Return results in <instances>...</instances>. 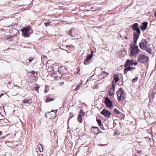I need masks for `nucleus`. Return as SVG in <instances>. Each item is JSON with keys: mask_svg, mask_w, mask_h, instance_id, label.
<instances>
[{"mask_svg": "<svg viewBox=\"0 0 156 156\" xmlns=\"http://www.w3.org/2000/svg\"><path fill=\"white\" fill-rule=\"evenodd\" d=\"M154 15L155 17H156V11L154 12Z\"/></svg>", "mask_w": 156, "mask_h": 156, "instance_id": "36", "label": "nucleus"}, {"mask_svg": "<svg viewBox=\"0 0 156 156\" xmlns=\"http://www.w3.org/2000/svg\"><path fill=\"white\" fill-rule=\"evenodd\" d=\"M149 59L148 57L144 55H139L138 56L137 60L140 63H144L147 62Z\"/></svg>", "mask_w": 156, "mask_h": 156, "instance_id": "5", "label": "nucleus"}, {"mask_svg": "<svg viewBox=\"0 0 156 156\" xmlns=\"http://www.w3.org/2000/svg\"><path fill=\"white\" fill-rule=\"evenodd\" d=\"M68 34H69V35L72 37H73V35H72V30L71 29H70L69 30Z\"/></svg>", "mask_w": 156, "mask_h": 156, "instance_id": "26", "label": "nucleus"}, {"mask_svg": "<svg viewBox=\"0 0 156 156\" xmlns=\"http://www.w3.org/2000/svg\"><path fill=\"white\" fill-rule=\"evenodd\" d=\"M8 134H7L6 136H8Z\"/></svg>", "mask_w": 156, "mask_h": 156, "instance_id": "46", "label": "nucleus"}, {"mask_svg": "<svg viewBox=\"0 0 156 156\" xmlns=\"http://www.w3.org/2000/svg\"><path fill=\"white\" fill-rule=\"evenodd\" d=\"M73 116V113H70V115L69 116V119H70Z\"/></svg>", "mask_w": 156, "mask_h": 156, "instance_id": "29", "label": "nucleus"}, {"mask_svg": "<svg viewBox=\"0 0 156 156\" xmlns=\"http://www.w3.org/2000/svg\"><path fill=\"white\" fill-rule=\"evenodd\" d=\"M101 113L103 115L105 118H109L111 113L106 109L104 108L101 112Z\"/></svg>", "mask_w": 156, "mask_h": 156, "instance_id": "9", "label": "nucleus"}, {"mask_svg": "<svg viewBox=\"0 0 156 156\" xmlns=\"http://www.w3.org/2000/svg\"><path fill=\"white\" fill-rule=\"evenodd\" d=\"M112 88H115V86H114V84H113L112 85Z\"/></svg>", "mask_w": 156, "mask_h": 156, "instance_id": "40", "label": "nucleus"}, {"mask_svg": "<svg viewBox=\"0 0 156 156\" xmlns=\"http://www.w3.org/2000/svg\"><path fill=\"white\" fill-rule=\"evenodd\" d=\"M138 79V77L137 76H136L135 78H133L132 80L133 82H136Z\"/></svg>", "mask_w": 156, "mask_h": 156, "instance_id": "25", "label": "nucleus"}, {"mask_svg": "<svg viewBox=\"0 0 156 156\" xmlns=\"http://www.w3.org/2000/svg\"><path fill=\"white\" fill-rule=\"evenodd\" d=\"M104 103L107 108L111 109L113 107L112 102L108 97H106L105 98Z\"/></svg>", "mask_w": 156, "mask_h": 156, "instance_id": "6", "label": "nucleus"}, {"mask_svg": "<svg viewBox=\"0 0 156 156\" xmlns=\"http://www.w3.org/2000/svg\"><path fill=\"white\" fill-rule=\"evenodd\" d=\"M52 76L53 77L58 79L62 77V75L58 71L56 72L54 71V72L52 73Z\"/></svg>", "mask_w": 156, "mask_h": 156, "instance_id": "10", "label": "nucleus"}, {"mask_svg": "<svg viewBox=\"0 0 156 156\" xmlns=\"http://www.w3.org/2000/svg\"><path fill=\"white\" fill-rule=\"evenodd\" d=\"M37 148L40 152H42L43 151V145L41 144L37 145Z\"/></svg>", "mask_w": 156, "mask_h": 156, "instance_id": "18", "label": "nucleus"}, {"mask_svg": "<svg viewBox=\"0 0 156 156\" xmlns=\"http://www.w3.org/2000/svg\"><path fill=\"white\" fill-rule=\"evenodd\" d=\"M48 85L47 86L46 85V86H45V88H48Z\"/></svg>", "mask_w": 156, "mask_h": 156, "instance_id": "41", "label": "nucleus"}, {"mask_svg": "<svg viewBox=\"0 0 156 156\" xmlns=\"http://www.w3.org/2000/svg\"><path fill=\"white\" fill-rule=\"evenodd\" d=\"M148 23L147 22L143 23L140 27V29L143 31H144L147 27Z\"/></svg>", "mask_w": 156, "mask_h": 156, "instance_id": "12", "label": "nucleus"}, {"mask_svg": "<svg viewBox=\"0 0 156 156\" xmlns=\"http://www.w3.org/2000/svg\"><path fill=\"white\" fill-rule=\"evenodd\" d=\"M91 54H90V55H90V56H91L92 57H93V51H91Z\"/></svg>", "mask_w": 156, "mask_h": 156, "instance_id": "32", "label": "nucleus"}, {"mask_svg": "<svg viewBox=\"0 0 156 156\" xmlns=\"http://www.w3.org/2000/svg\"><path fill=\"white\" fill-rule=\"evenodd\" d=\"M34 59V58L33 57H30V58L28 59L29 61V62H31Z\"/></svg>", "mask_w": 156, "mask_h": 156, "instance_id": "31", "label": "nucleus"}, {"mask_svg": "<svg viewBox=\"0 0 156 156\" xmlns=\"http://www.w3.org/2000/svg\"><path fill=\"white\" fill-rule=\"evenodd\" d=\"M114 112H115L116 114H120L121 113L116 108H115L114 109Z\"/></svg>", "mask_w": 156, "mask_h": 156, "instance_id": "23", "label": "nucleus"}, {"mask_svg": "<svg viewBox=\"0 0 156 156\" xmlns=\"http://www.w3.org/2000/svg\"><path fill=\"white\" fill-rule=\"evenodd\" d=\"M38 88H35V90H36V91H38Z\"/></svg>", "mask_w": 156, "mask_h": 156, "instance_id": "42", "label": "nucleus"}, {"mask_svg": "<svg viewBox=\"0 0 156 156\" xmlns=\"http://www.w3.org/2000/svg\"><path fill=\"white\" fill-rule=\"evenodd\" d=\"M109 94H110L111 96L114 94V88H110Z\"/></svg>", "mask_w": 156, "mask_h": 156, "instance_id": "22", "label": "nucleus"}, {"mask_svg": "<svg viewBox=\"0 0 156 156\" xmlns=\"http://www.w3.org/2000/svg\"><path fill=\"white\" fill-rule=\"evenodd\" d=\"M29 73L32 74H33V75H34V76H33L32 78L33 79H32L31 78V79L32 80V81H36L37 80L36 76L37 75V73H35V72L34 70H32L31 72H29Z\"/></svg>", "mask_w": 156, "mask_h": 156, "instance_id": "13", "label": "nucleus"}, {"mask_svg": "<svg viewBox=\"0 0 156 156\" xmlns=\"http://www.w3.org/2000/svg\"><path fill=\"white\" fill-rule=\"evenodd\" d=\"M92 58V57L89 55L87 56L86 59L84 62V64H88V62L90 61Z\"/></svg>", "mask_w": 156, "mask_h": 156, "instance_id": "14", "label": "nucleus"}, {"mask_svg": "<svg viewBox=\"0 0 156 156\" xmlns=\"http://www.w3.org/2000/svg\"><path fill=\"white\" fill-rule=\"evenodd\" d=\"M47 100L45 102H49L51 101H53L54 100V98H48V97H47Z\"/></svg>", "mask_w": 156, "mask_h": 156, "instance_id": "20", "label": "nucleus"}, {"mask_svg": "<svg viewBox=\"0 0 156 156\" xmlns=\"http://www.w3.org/2000/svg\"><path fill=\"white\" fill-rule=\"evenodd\" d=\"M47 88H45V90H44V91L45 93H46L47 92H48V90H47Z\"/></svg>", "mask_w": 156, "mask_h": 156, "instance_id": "33", "label": "nucleus"}, {"mask_svg": "<svg viewBox=\"0 0 156 156\" xmlns=\"http://www.w3.org/2000/svg\"><path fill=\"white\" fill-rule=\"evenodd\" d=\"M30 99H25L23 100V102L24 103H29L30 102Z\"/></svg>", "mask_w": 156, "mask_h": 156, "instance_id": "21", "label": "nucleus"}, {"mask_svg": "<svg viewBox=\"0 0 156 156\" xmlns=\"http://www.w3.org/2000/svg\"><path fill=\"white\" fill-rule=\"evenodd\" d=\"M138 24L137 23H135L131 26L132 29L133 30H134L136 31L137 34H136V32H135V33L137 35H138L139 37L140 36V29L138 28ZM135 33V32H134L133 33Z\"/></svg>", "mask_w": 156, "mask_h": 156, "instance_id": "8", "label": "nucleus"}, {"mask_svg": "<svg viewBox=\"0 0 156 156\" xmlns=\"http://www.w3.org/2000/svg\"><path fill=\"white\" fill-rule=\"evenodd\" d=\"M44 23V24L45 25V26L46 27H47V26L50 25L51 23V22H47Z\"/></svg>", "mask_w": 156, "mask_h": 156, "instance_id": "27", "label": "nucleus"}, {"mask_svg": "<svg viewBox=\"0 0 156 156\" xmlns=\"http://www.w3.org/2000/svg\"><path fill=\"white\" fill-rule=\"evenodd\" d=\"M142 152V151H137V153H140Z\"/></svg>", "mask_w": 156, "mask_h": 156, "instance_id": "35", "label": "nucleus"}, {"mask_svg": "<svg viewBox=\"0 0 156 156\" xmlns=\"http://www.w3.org/2000/svg\"><path fill=\"white\" fill-rule=\"evenodd\" d=\"M24 37H29L33 32L32 30L30 27H24L21 29Z\"/></svg>", "mask_w": 156, "mask_h": 156, "instance_id": "3", "label": "nucleus"}, {"mask_svg": "<svg viewBox=\"0 0 156 156\" xmlns=\"http://www.w3.org/2000/svg\"><path fill=\"white\" fill-rule=\"evenodd\" d=\"M126 64L124 65V67L128 65H133L134 64V62L133 59L131 60H127L126 61Z\"/></svg>", "mask_w": 156, "mask_h": 156, "instance_id": "15", "label": "nucleus"}, {"mask_svg": "<svg viewBox=\"0 0 156 156\" xmlns=\"http://www.w3.org/2000/svg\"><path fill=\"white\" fill-rule=\"evenodd\" d=\"M114 80L115 81V83H117L119 80V76L118 74H116L114 76Z\"/></svg>", "mask_w": 156, "mask_h": 156, "instance_id": "19", "label": "nucleus"}, {"mask_svg": "<svg viewBox=\"0 0 156 156\" xmlns=\"http://www.w3.org/2000/svg\"><path fill=\"white\" fill-rule=\"evenodd\" d=\"M3 94H1V95H0V98L1 97L2 95Z\"/></svg>", "mask_w": 156, "mask_h": 156, "instance_id": "43", "label": "nucleus"}, {"mask_svg": "<svg viewBox=\"0 0 156 156\" xmlns=\"http://www.w3.org/2000/svg\"><path fill=\"white\" fill-rule=\"evenodd\" d=\"M57 112V110H54V111L52 110L51 112L46 113L45 115L46 116H47V115H48V116L50 119H54L56 117Z\"/></svg>", "mask_w": 156, "mask_h": 156, "instance_id": "7", "label": "nucleus"}, {"mask_svg": "<svg viewBox=\"0 0 156 156\" xmlns=\"http://www.w3.org/2000/svg\"><path fill=\"white\" fill-rule=\"evenodd\" d=\"M35 88H37L36 87H35ZM37 88H39V87H38Z\"/></svg>", "mask_w": 156, "mask_h": 156, "instance_id": "45", "label": "nucleus"}, {"mask_svg": "<svg viewBox=\"0 0 156 156\" xmlns=\"http://www.w3.org/2000/svg\"><path fill=\"white\" fill-rule=\"evenodd\" d=\"M148 43L147 40L145 39H142L139 44V45L141 50L144 49L147 52L151 54V49L148 47Z\"/></svg>", "mask_w": 156, "mask_h": 156, "instance_id": "2", "label": "nucleus"}, {"mask_svg": "<svg viewBox=\"0 0 156 156\" xmlns=\"http://www.w3.org/2000/svg\"><path fill=\"white\" fill-rule=\"evenodd\" d=\"M135 69V67H130V66H128L126 68H125L124 69V73L126 74V73L128 71L131 70Z\"/></svg>", "mask_w": 156, "mask_h": 156, "instance_id": "16", "label": "nucleus"}, {"mask_svg": "<svg viewBox=\"0 0 156 156\" xmlns=\"http://www.w3.org/2000/svg\"><path fill=\"white\" fill-rule=\"evenodd\" d=\"M139 38V36L137 35L135 33L133 34V39L134 44H130L129 50L130 54L132 56H136L139 54L140 51L137 45H136L137 43V40Z\"/></svg>", "mask_w": 156, "mask_h": 156, "instance_id": "1", "label": "nucleus"}, {"mask_svg": "<svg viewBox=\"0 0 156 156\" xmlns=\"http://www.w3.org/2000/svg\"><path fill=\"white\" fill-rule=\"evenodd\" d=\"M97 121L98 123V125L100 126H101V120L99 119H97Z\"/></svg>", "mask_w": 156, "mask_h": 156, "instance_id": "24", "label": "nucleus"}, {"mask_svg": "<svg viewBox=\"0 0 156 156\" xmlns=\"http://www.w3.org/2000/svg\"><path fill=\"white\" fill-rule=\"evenodd\" d=\"M82 80H81V83H80L78 85H77L76 88H79V87H81V85L82 84Z\"/></svg>", "mask_w": 156, "mask_h": 156, "instance_id": "28", "label": "nucleus"}, {"mask_svg": "<svg viewBox=\"0 0 156 156\" xmlns=\"http://www.w3.org/2000/svg\"><path fill=\"white\" fill-rule=\"evenodd\" d=\"M5 136H2V137H1V138L4 139L5 137Z\"/></svg>", "mask_w": 156, "mask_h": 156, "instance_id": "37", "label": "nucleus"}, {"mask_svg": "<svg viewBox=\"0 0 156 156\" xmlns=\"http://www.w3.org/2000/svg\"><path fill=\"white\" fill-rule=\"evenodd\" d=\"M137 64H138V63L137 62H134V64H133V65H134L135 66H136Z\"/></svg>", "mask_w": 156, "mask_h": 156, "instance_id": "34", "label": "nucleus"}, {"mask_svg": "<svg viewBox=\"0 0 156 156\" xmlns=\"http://www.w3.org/2000/svg\"><path fill=\"white\" fill-rule=\"evenodd\" d=\"M105 73L107 74V73H106V72H103V73Z\"/></svg>", "mask_w": 156, "mask_h": 156, "instance_id": "44", "label": "nucleus"}, {"mask_svg": "<svg viewBox=\"0 0 156 156\" xmlns=\"http://www.w3.org/2000/svg\"><path fill=\"white\" fill-rule=\"evenodd\" d=\"M117 95L119 101H123L126 97V93L122 88H120L117 92Z\"/></svg>", "mask_w": 156, "mask_h": 156, "instance_id": "4", "label": "nucleus"}, {"mask_svg": "<svg viewBox=\"0 0 156 156\" xmlns=\"http://www.w3.org/2000/svg\"><path fill=\"white\" fill-rule=\"evenodd\" d=\"M83 114V112L81 110L80 111V114L78 116L77 118L78 121L80 122H82V118Z\"/></svg>", "mask_w": 156, "mask_h": 156, "instance_id": "11", "label": "nucleus"}, {"mask_svg": "<svg viewBox=\"0 0 156 156\" xmlns=\"http://www.w3.org/2000/svg\"><path fill=\"white\" fill-rule=\"evenodd\" d=\"M114 134H115L116 135H117L118 134L116 132L114 133Z\"/></svg>", "mask_w": 156, "mask_h": 156, "instance_id": "39", "label": "nucleus"}, {"mask_svg": "<svg viewBox=\"0 0 156 156\" xmlns=\"http://www.w3.org/2000/svg\"><path fill=\"white\" fill-rule=\"evenodd\" d=\"M2 132L0 131V135H2Z\"/></svg>", "mask_w": 156, "mask_h": 156, "instance_id": "38", "label": "nucleus"}, {"mask_svg": "<svg viewBox=\"0 0 156 156\" xmlns=\"http://www.w3.org/2000/svg\"><path fill=\"white\" fill-rule=\"evenodd\" d=\"M47 71L49 74H51V73H52H52L55 71L53 66H50L48 67L47 69Z\"/></svg>", "mask_w": 156, "mask_h": 156, "instance_id": "17", "label": "nucleus"}, {"mask_svg": "<svg viewBox=\"0 0 156 156\" xmlns=\"http://www.w3.org/2000/svg\"><path fill=\"white\" fill-rule=\"evenodd\" d=\"M64 84V82H62L59 83V84L60 86H62Z\"/></svg>", "mask_w": 156, "mask_h": 156, "instance_id": "30", "label": "nucleus"}]
</instances>
